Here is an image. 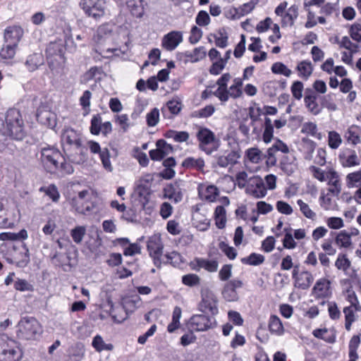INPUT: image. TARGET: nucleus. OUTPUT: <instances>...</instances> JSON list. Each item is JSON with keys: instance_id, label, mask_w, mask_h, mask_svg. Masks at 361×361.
Segmentation results:
<instances>
[{"instance_id": "obj_1", "label": "nucleus", "mask_w": 361, "mask_h": 361, "mask_svg": "<svg viewBox=\"0 0 361 361\" xmlns=\"http://www.w3.org/2000/svg\"><path fill=\"white\" fill-rule=\"evenodd\" d=\"M40 161L44 169L51 173L62 176L71 174L73 167L67 162L61 152L54 147H43L40 152Z\"/></svg>"}, {"instance_id": "obj_2", "label": "nucleus", "mask_w": 361, "mask_h": 361, "mask_svg": "<svg viewBox=\"0 0 361 361\" xmlns=\"http://www.w3.org/2000/svg\"><path fill=\"white\" fill-rule=\"evenodd\" d=\"M22 355L17 341L5 334L0 335V361H19Z\"/></svg>"}, {"instance_id": "obj_3", "label": "nucleus", "mask_w": 361, "mask_h": 361, "mask_svg": "<svg viewBox=\"0 0 361 361\" xmlns=\"http://www.w3.org/2000/svg\"><path fill=\"white\" fill-rule=\"evenodd\" d=\"M18 334L26 340L37 339L42 333L39 322L34 317H23L18 322Z\"/></svg>"}, {"instance_id": "obj_4", "label": "nucleus", "mask_w": 361, "mask_h": 361, "mask_svg": "<svg viewBox=\"0 0 361 361\" xmlns=\"http://www.w3.org/2000/svg\"><path fill=\"white\" fill-rule=\"evenodd\" d=\"M197 138L199 142V149L207 154H211L219 147V139L207 128H200L197 133Z\"/></svg>"}, {"instance_id": "obj_5", "label": "nucleus", "mask_w": 361, "mask_h": 361, "mask_svg": "<svg viewBox=\"0 0 361 361\" xmlns=\"http://www.w3.org/2000/svg\"><path fill=\"white\" fill-rule=\"evenodd\" d=\"M6 124L9 135L13 138L20 140L24 137L25 132L19 111L8 110L6 116Z\"/></svg>"}, {"instance_id": "obj_6", "label": "nucleus", "mask_w": 361, "mask_h": 361, "mask_svg": "<svg viewBox=\"0 0 361 361\" xmlns=\"http://www.w3.org/2000/svg\"><path fill=\"white\" fill-rule=\"evenodd\" d=\"M79 6L85 14L94 20H99L106 14V0H80Z\"/></svg>"}, {"instance_id": "obj_7", "label": "nucleus", "mask_w": 361, "mask_h": 361, "mask_svg": "<svg viewBox=\"0 0 361 361\" xmlns=\"http://www.w3.org/2000/svg\"><path fill=\"white\" fill-rule=\"evenodd\" d=\"M147 249L153 259L154 264L158 268L161 267L164 245L159 234H154L148 238Z\"/></svg>"}, {"instance_id": "obj_8", "label": "nucleus", "mask_w": 361, "mask_h": 361, "mask_svg": "<svg viewBox=\"0 0 361 361\" xmlns=\"http://www.w3.org/2000/svg\"><path fill=\"white\" fill-rule=\"evenodd\" d=\"M61 139L65 152L79 149L81 147L80 134L71 128H66L63 130Z\"/></svg>"}, {"instance_id": "obj_9", "label": "nucleus", "mask_w": 361, "mask_h": 361, "mask_svg": "<svg viewBox=\"0 0 361 361\" xmlns=\"http://www.w3.org/2000/svg\"><path fill=\"white\" fill-rule=\"evenodd\" d=\"M9 264H14L18 267L24 268L30 262V252L27 247L23 243L20 247L14 246L9 256L6 257Z\"/></svg>"}, {"instance_id": "obj_10", "label": "nucleus", "mask_w": 361, "mask_h": 361, "mask_svg": "<svg viewBox=\"0 0 361 361\" xmlns=\"http://www.w3.org/2000/svg\"><path fill=\"white\" fill-rule=\"evenodd\" d=\"M245 192L257 199L263 198L267 193L264 180L259 176L250 177Z\"/></svg>"}, {"instance_id": "obj_11", "label": "nucleus", "mask_w": 361, "mask_h": 361, "mask_svg": "<svg viewBox=\"0 0 361 361\" xmlns=\"http://www.w3.org/2000/svg\"><path fill=\"white\" fill-rule=\"evenodd\" d=\"M189 327L192 331H204L216 326L214 318L204 314L193 315L189 321Z\"/></svg>"}, {"instance_id": "obj_12", "label": "nucleus", "mask_w": 361, "mask_h": 361, "mask_svg": "<svg viewBox=\"0 0 361 361\" xmlns=\"http://www.w3.org/2000/svg\"><path fill=\"white\" fill-rule=\"evenodd\" d=\"M90 192L85 190L72 199L71 204L76 212L85 214L92 209V203L89 202Z\"/></svg>"}, {"instance_id": "obj_13", "label": "nucleus", "mask_w": 361, "mask_h": 361, "mask_svg": "<svg viewBox=\"0 0 361 361\" xmlns=\"http://www.w3.org/2000/svg\"><path fill=\"white\" fill-rule=\"evenodd\" d=\"M243 79L235 78L233 80L232 85L225 90V92L222 96L220 94L217 98L221 103H226L230 98L235 99L240 98L243 95Z\"/></svg>"}, {"instance_id": "obj_14", "label": "nucleus", "mask_w": 361, "mask_h": 361, "mask_svg": "<svg viewBox=\"0 0 361 361\" xmlns=\"http://www.w3.org/2000/svg\"><path fill=\"white\" fill-rule=\"evenodd\" d=\"M309 171L312 176L319 182H329L338 174L336 169L330 166L323 169L317 166L312 165L309 167Z\"/></svg>"}, {"instance_id": "obj_15", "label": "nucleus", "mask_w": 361, "mask_h": 361, "mask_svg": "<svg viewBox=\"0 0 361 361\" xmlns=\"http://www.w3.org/2000/svg\"><path fill=\"white\" fill-rule=\"evenodd\" d=\"M37 119L42 125L54 129L56 126V115L47 106H40L37 111Z\"/></svg>"}, {"instance_id": "obj_16", "label": "nucleus", "mask_w": 361, "mask_h": 361, "mask_svg": "<svg viewBox=\"0 0 361 361\" xmlns=\"http://www.w3.org/2000/svg\"><path fill=\"white\" fill-rule=\"evenodd\" d=\"M198 195L201 200L214 202L219 195V188L214 185L200 183L197 186Z\"/></svg>"}, {"instance_id": "obj_17", "label": "nucleus", "mask_w": 361, "mask_h": 361, "mask_svg": "<svg viewBox=\"0 0 361 361\" xmlns=\"http://www.w3.org/2000/svg\"><path fill=\"white\" fill-rule=\"evenodd\" d=\"M315 298H327L331 295V281L326 278L318 279L312 290Z\"/></svg>"}, {"instance_id": "obj_18", "label": "nucleus", "mask_w": 361, "mask_h": 361, "mask_svg": "<svg viewBox=\"0 0 361 361\" xmlns=\"http://www.w3.org/2000/svg\"><path fill=\"white\" fill-rule=\"evenodd\" d=\"M157 149L149 151V157L154 161H161L173 152V147L164 140L157 142Z\"/></svg>"}, {"instance_id": "obj_19", "label": "nucleus", "mask_w": 361, "mask_h": 361, "mask_svg": "<svg viewBox=\"0 0 361 361\" xmlns=\"http://www.w3.org/2000/svg\"><path fill=\"white\" fill-rule=\"evenodd\" d=\"M192 270L199 271L201 269L209 272H215L218 269L219 263L215 259L205 258H195L190 264Z\"/></svg>"}, {"instance_id": "obj_20", "label": "nucleus", "mask_w": 361, "mask_h": 361, "mask_svg": "<svg viewBox=\"0 0 361 361\" xmlns=\"http://www.w3.org/2000/svg\"><path fill=\"white\" fill-rule=\"evenodd\" d=\"M183 41V35L179 31H171L165 35L161 40V46L167 51L174 50Z\"/></svg>"}, {"instance_id": "obj_21", "label": "nucleus", "mask_w": 361, "mask_h": 361, "mask_svg": "<svg viewBox=\"0 0 361 361\" xmlns=\"http://www.w3.org/2000/svg\"><path fill=\"white\" fill-rule=\"evenodd\" d=\"M23 29L19 25L8 26L4 30V42L18 45L23 36Z\"/></svg>"}, {"instance_id": "obj_22", "label": "nucleus", "mask_w": 361, "mask_h": 361, "mask_svg": "<svg viewBox=\"0 0 361 361\" xmlns=\"http://www.w3.org/2000/svg\"><path fill=\"white\" fill-rule=\"evenodd\" d=\"M338 159L343 167H353L360 164L357 153L353 149H344L339 154Z\"/></svg>"}, {"instance_id": "obj_23", "label": "nucleus", "mask_w": 361, "mask_h": 361, "mask_svg": "<svg viewBox=\"0 0 361 361\" xmlns=\"http://www.w3.org/2000/svg\"><path fill=\"white\" fill-rule=\"evenodd\" d=\"M317 99L318 96L313 92L306 94L304 97L306 108L314 116L319 114L322 111V106L318 104Z\"/></svg>"}, {"instance_id": "obj_24", "label": "nucleus", "mask_w": 361, "mask_h": 361, "mask_svg": "<svg viewBox=\"0 0 361 361\" xmlns=\"http://www.w3.org/2000/svg\"><path fill=\"white\" fill-rule=\"evenodd\" d=\"M200 308L203 312L209 311L212 314L217 313L218 309L216 307V300L212 293H207L202 295Z\"/></svg>"}, {"instance_id": "obj_25", "label": "nucleus", "mask_w": 361, "mask_h": 361, "mask_svg": "<svg viewBox=\"0 0 361 361\" xmlns=\"http://www.w3.org/2000/svg\"><path fill=\"white\" fill-rule=\"evenodd\" d=\"M240 158L239 154L235 151H230L225 152L224 154L216 156L217 164L220 167H227L230 165L235 164Z\"/></svg>"}, {"instance_id": "obj_26", "label": "nucleus", "mask_w": 361, "mask_h": 361, "mask_svg": "<svg viewBox=\"0 0 361 361\" xmlns=\"http://www.w3.org/2000/svg\"><path fill=\"white\" fill-rule=\"evenodd\" d=\"M164 197L178 203L182 200L183 193L176 183L170 184L164 188Z\"/></svg>"}, {"instance_id": "obj_27", "label": "nucleus", "mask_w": 361, "mask_h": 361, "mask_svg": "<svg viewBox=\"0 0 361 361\" xmlns=\"http://www.w3.org/2000/svg\"><path fill=\"white\" fill-rule=\"evenodd\" d=\"M243 283L240 280H232L229 281L224 287L223 295L228 301H234L237 299L236 288H240Z\"/></svg>"}, {"instance_id": "obj_28", "label": "nucleus", "mask_w": 361, "mask_h": 361, "mask_svg": "<svg viewBox=\"0 0 361 361\" xmlns=\"http://www.w3.org/2000/svg\"><path fill=\"white\" fill-rule=\"evenodd\" d=\"M313 281V275L308 271H303L297 276L294 285L296 288L305 290L311 286Z\"/></svg>"}, {"instance_id": "obj_29", "label": "nucleus", "mask_w": 361, "mask_h": 361, "mask_svg": "<svg viewBox=\"0 0 361 361\" xmlns=\"http://www.w3.org/2000/svg\"><path fill=\"white\" fill-rule=\"evenodd\" d=\"M295 69L298 77L307 80L312 75L314 67L310 61L303 60L298 63Z\"/></svg>"}, {"instance_id": "obj_30", "label": "nucleus", "mask_w": 361, "mask_h": 361, "mask_svg": "<svg viewBox=\"0 0 361 361\" xmlns=\"http://www.w3.org/2000/svg\"><path fill=\"white\" fill-rule=\"evenodd\" d=\"M281 169L288 175L294 173L297 169V163L294 156L285 154L281 160Z\"/></svg>"}, {"instance_id": "obj_31", "label": "nucleus", "mask_w": 361, "mask_h": 361, "mask_svg": "<svg viewBox=\"0 0 361 361\" xmlns=\"http://www.w3.org/2000/svg\"><path fill=\"white\" fill-rule=\"evenodd\" d=\"M361 311V307H345L343 310L345 315V328L347 331L351 329L352 324L357 320L356 312Z\"/></svg>"}, {"instance_id": "obj_32", "label": "nucleus", "mask_w": 361, "mask_h": 361, "mask_svg": "<svg viewBox=\"0 0 361 361\" xmlns=\"http://www.w3.org/2000/svg\"><path fill=\"white\" fill-rule=\"evenodd\" d=\"M301 133L319 140L323 137L322 133L318 130L317 125L311 121L305 122L302 125Z\"/></svg>"}, {"instance_id": "obj_33", "label": "nucleus", "mask_w": 361, "mask_h": 361, "mask_svg": "<svg viewBox=\"0 0 361 361\" xmlns=\"http://www.w3.org/2000/svg\"><path fill=\"white\" fill-rule=\"evenodd\" d=\"M298 15V8L295 6H292L288 8L285 14L281 17V23L283 26H292L294 24L295 20Z\"/></svg>"}, {"instance_id": "obj_34", "label": "nucleus", "mask_w": 361, "mask_h": 361, "mask_svg": "<svg viewBox=\"0 0 361 361\" xmlns=\"http://www.w3.org/2000/svg\"><path fill=\"white\" fill-rule=\"evenodd\" d=\"M336 244L341 248H350L352 245V240L348 234V231H341L335 238Z\"/></svg>"}, {"instance_id": "obj_35", "label": "nucleus", "mask_w": 361, "mask_h": 361, "mask_svg": "<svg viewBox=\"0 0 361 361\" xmlns=\"http://www.w3.org/2000/svg\"><path fill=\"white\" fill-rule=\"evenodd\" d=\"M214 216L217 228H224L226 223V212L224 206L219 205L216 207Z\"/></svg>"}, {"instance_id": "obj_36", "label": "nucleus", "mask_w": 361, "mask_h": 361, "mask_svg": "<svg viewBox=\"0 0 361 361\" xmlns=\"http://www.w3.org/2000/svg\"><path fill=\"white\" fill-rule=\"evenodd\" d=\"M231 78V75L226 73L223 74L217 80L216 85L218 86L217 89L214 91V96L217 97L220 94L222 96L224 94L225 90L228 87V82L230 81Z\"/></svg>"}, {"instance_id": "obj_37", "label": "nucleus", "mask_w": 361, "mask_h": 361, "mask_svg": "<svg viewBox=\"0 0 361 361\" xmlns=\"http://www.w3.org/2000/svg\"><path fill=\"white\" fill-rule=\"evenodd\" d=\"M269 329L272 334L281 336L284 329L281 319L276 315H271L269 322Z\"/></svg>"}, {"instance_id": "obj_38", "label": "nucleus", "mask_w": 361, "mask_h": 361, "mask_svg": "<svg viewBox=\"0 0 361 361\" xmlns=\"http://www.w3.org/2000/svg\"><path fill=\"white\" fill-rule=\"evenodd\" d=\"M27 238V231L22 229L18 233L3 232L0 233V240H25Z\"/></svg>"}, {"instance_id": "obj_39", "label": "nucleus", "mask_w": 361, "mask_h": 361, "mask_svg": "<svg viewBox=\"0 0 361 361\" xmlns=\"http://www.w3.org/2000/svg\"><path fill=\"white\" fill-rule=\"evenodd\" d=\"M303 154L305 160L310 161L313 158V152L316 147V143L307 138L302 140Z\"/></svg>"}, {"instance_id": "obj_40", "label": "nucleus", "mask_w": 361, "mask_h": 361, "mask_svg": "<svg viewBox=\"0 0 361 361\" xmlns=\"http://www.w3.org/2000/svg\"><path fill=\"white\" fill-rule=\"evenodd\" d=\"M182 166L185 168L202 170L204 166V161L202 158L187 157L183 160Z\"/></svg>"}, {"instance_id": "obj_41", "label": "nucleus", "mask_w": 361, "mask_h": 361, "mask_svg": "<svg viewBox=\"0 0 361 361\" xmlns=\"http://www.w3.org/2000/svg\"><path fill=\"white\" fill-rule=\"evenodd\" d=\"M312 334L314 337L322 339L329 343H334L336 338L335 335L333 333L329 332V331L326 328L314 329Z\"/></svg>"}, {"instance_id": "obj_42", "label": "nucleus", "mask_w": 361, "mask_h": 361, "mask_svg": "<svg viewBox=\"0 0 361 361\" xmlns=\"http://www.w3.org/2000/svg\"><path fill=\"white\" fill-rule=\"evenodd\" d=\"M87 228L85 226H77L71 230L70 235L76 244H80L86 234Z\"/></svg>"}, {"instance_id": "obj_43", "label": "nucleus", "mask_w": 361, "mask_h": 361, "mask_svg": "<svg viewBox=\"0 0 361 361\" xmlns=\"http://www.w3.org/2000/svg\"><path fill=\"white\" fill-rule=\"evenodd\" d=\"M43 62L42 56L39 54H33L28 56L25 66L30 71H35Z\"/></svg>"}, {"instance_id": "obj_44", "label": "nucleus", "mask_w": 361, "mask_h": 361, "mask_svg": "<svg viewBox=\"0 0 361 361\" xmlns=\"http://www.w3.org/2000/svg\"><path fill=\"white\" fill-rule=\"evenodd\" d=\"M297 204L299 207L300 212L302 215L308 219L314 220L317 218V214L310 207V205L305 202L302 200H298Z\"/></svg>"}, {"instance_id": "obj_45", "label": "nucleus", "mask_w": 361, "mask_h": 361, "mask_svg": "<svg viewBox=\"0 0 361 361\" xmlns=\"http://www.w3.org/2000/svg\"><path fill=\"white\" fill-rule=\"evenodd\" d=\"M329 186L328 189V193L334 196H338L341 192V181L339 174L335 176V178H332L327 183Z\"/></svg>"}, {"instance_id": "obj_46", "label": "nucleus", "mask_w": 361, "mask_h": 361, "mask_svg": "<svg viewBox=\"0 0 361 361\" xmlns=\"http://www.w3.org/2000/svg\"><path fill=\"white\" fill-rule=\"evenodd\" d=\"M345 137L348 142L356 145L360 142L359 129L355 126L350 127L345 133Z\"/></svg>"}, {"instance_id": "obj_47", "label": "nucleus", "mask_w": 361, "mask_h": 361, "mask_svg": "<svg viewBox=\"0 0 361 361\" xmlns=\"http://www.w3.org/2000/svg\"><path fill=\"white\" fill-rule=\"evenodd\" d=\"M92 345L97 352H102V350H111L114 348L112 344L105 343L103 338L99 335H97L94 337Z\"/></svg>"}, {"instance_id": "obj_48", "label": "nucleus", "mask_w": 361, "mask_h": 361, "mask_svg": "<svg viewBox=\"0 0 361 361\" xmlns=\"http://www.w3.org/2000/svg\"><path fill=\"white\" fill-rule=\"evenodd\" d=\"M264 261V257L257 253H252L248 257L241 259L243 264L252 266H257L262 264Z\"/></svg>"}, {"instance_id": "obj_49", "label": "nucleus", "mask_w": 361, "mask_h": 361, "mask_svg": "<svg viewBox=\"0 0 361 361\" xmlns=\"http://www.w3.org/2000/svg\"><path fill=\"white\" fill-rule=\"evenodd\" d=\"M341 136L338 133L334 130L329 131L328 133V145L332 149H338L342 143Z\"/></svg>"}, {"instance_id": "obj_50", "label": "nucleus", "mask_w": 361, "mask_h": 361, "mask_svg": "<svg viewBox=\"0 0 361 361\" xmlns=\"http://www.w3.org/2000/svg\"><path fill=\"white\" fill-rule=\"evenodd\" d=\"M17 46L18 45H16L15 44L11 43H6V44H4L0 51L1 57L5 59H13L16 54Z\"/></svg>"}, {"instance_id": "obj_51", "label": "nucleus", "mask_w": 361, "mask_h": 361, "mask_svg": "<svg viewBox=\"0 0 361 361\" xmlns=\"http://www.w3.org/2000/svg\"><path fill=\"white\" fill-rule=\"evenodd\" d=\"M346 184L348 188L357 187L361 184V170L350 173L346 176Z\"/></svg>"}, {"instance_id": "obj_52", "label": "nucleus", "mask_w": 361, "mask_h": 361, "mask_svg": "<svg viewBox=\"0 0 361 361\" xmlns=\"http://www.w3.org/2000/svg\"><path fill=\"white\" fill-rule=\"evenodd\" d=\"M166 137L177 142H183L188 140L189 134L186 131L169 130L166 133Z\"/></svg>"}, {"instance_id": "obj_53", "label": "nucleus", "mask_w": 361, "mask_h": 361, "mask_svg": "<svg viewBox=\"0 0 361 361\" xmlns=\"http://www.w3.org/2000/svg\"><path fill=\"white\" fill-rule=\"evenodd\" d=\"M39 190L44 192L53 202H58L60 198L59 192L55 185H49L47 187H42Z\"/></svg>"}, {"instance_id": "obj_54", "label": "nucleus", "mask_w": 361, "mask_h": 361, "mask_svg": "<svg viewBox=\"0 0 361 361\" xmlns=\"http://www.w3.org/2000/svg\"><path fill=\"white\" fill-rule=\"evenodd\" d=\"M247 159L253 164H258L262 159V153L257 148H249L246 151Z\"/></svg>"}, {"instance_id": "obj_55", "label": "nucleus", "mask_w": 361, "mask_h": 361, "mask_svg": "<svg viewBox=\"0 0 361 361\" xmlns=\"http://www.w3.org/2000/svg\"><path fill=\"white\" fill-rule=\"evenodd\" d=\"M351 262L345 254H339L335 262L336 267L343 271H346L350 267Z\"/></svg>"}, {"instance_id": "obj_56", "label": "nucleus", "mask_w": 361, "mask_h": 361, "mask_svg": "<svg viewBox=\"0 0 361 361\" xmlns=\"http://www.w3.org/2000/svg\"><path fill=\"white\" fill-rule=\"evenodd\" d=\"M271 71L275 74H281L286 77H290L292 71L289 69L285 64L281 62H276L271 66Z\"/></svg>"}, {"instance_id": "obj_57", "label": "nucleus", "mask_w": 361, "mask_h": 361, "mask_svg": "<svg viewBox=\"0 0 361 361\" xmlns=\"http://www.w3.org/2000/svg\"><path fill=\"white\" fill-rule=\"evenodd\" d=\"M274 128L271 120L269 118H265L264 130L263 133V140L266 143L271 142L273 137Z\"/></svg>"}, {"instance_id": "obj_58", "label": "nucleus", "mask_w": 361, "mask_h": 361, "mask_svg": "<svg viewBox=\"0 0 361 361\" xmlns=\"http://www.w3.org/2000/svg\"><path fill=\"white\" fill-rule=\"evenodd\" d=\"M102 117L99 114L94 115L91 120L90 132L93 135H99L102 128Z\"/></svg>"}, {"instance_id": "obj_59", "label": "nucleus", "mask_w": 361, "mask_h": 361, "mask_svg": "<svg viewBox=\"0 0 361 361\" xmlns=\"http://www.w3.org/2000/svg\"><path fill=\"white\" fill-rule=\"evenodd\" d=\"M338 44L340 48H344L350 52H357L358 48L357 45L353 43L347 36L341 37V39L338 41Z\"/></svg>"}, {"instance_id": "obj_60", "label": "nucleus", "mask_w": 361, "mask_h": 361, "mask_svg": "<svg viewBox=\"0 0 361 361\" xmlns=\"http://www.w3.org/2000/svg\"><path fill=\"white\" fill-rule=\"evenodd\" d=\"M146 121L148 126H155L159 121V111L157 108H154L146 115Z\"/></svg>"}, {"instance_id": "obj_61", "label": "nucleus", "mask_w": 361, "mask_h": 361, "mask_svg": "<svg viewBox=\"0 0 361 361\" xmlns=\"http://www.w3.org/2000/svg\"><path fill=\"white\" fill-rule=\"evenodd\" d=\"M99 157L104 168L109 172L112 171L113 166L110 161V153L107 148L102 149V152H101Z\"/></svg>"}, {"instance_id": "obj_62", "label": "nucleus", "mask_w": 361, "mask_h": 361, "mask_svg": "<svg viewBox=\"0 0 361 361\" xmlns=\"http://www.w3.org/2000/svg\"><path fill=\"white\" fill-rule=\"evenodd\" d=\"M303 89L304 85L301 81H294L290 87V91L293 97L295 99L300 100L302 97Z\"/></svg>"}, {"instance_id": "obj_63", "label": "nucleus", "mask_w": 361, "mask_h": 361, "mask_svg": "<svg viewBox=\"0 0 361 361\" xmlns=\"http://www.w3.org/2000/svg\"><path fill=\"white\" fill-rule=\"evenodd\" d=\"M200 282V278L195 274H188L182 276V283L190 287L197 286Z\"/></svg>"}, {"instance_id": "obj_64", "label": "nucleus", "mask_w": 361, "mask_h": 361, "mask_svg": "<svg viewBox=\"0 0 361 361\" xmlns=\"http://www.w3.org/2000/svg\"><path fill=\"white\" fill-rule=\"evenodd\" d=\"M352 39L357 42H361V24H353L349 30Z\"/></svg>"}]
</instances>
